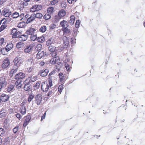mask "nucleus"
<instances>
[{"label":"nucleus","instance_id":"f257e3e1","mask_svg":"<svg viewBox=\"0 0 145 145\" xmlns=\"http://www.w3.org/2000/svg\"><path fill=\"white\" fill-rule=\"evenodd\" d=\"M25 77V74L23 73L20 72L17 74L15 76V78L18 80L13 81L12 83L13 84H11L10 85V94L11 93L10 91L12 90L14 88V86L16 85V88H20L22 87V84H20L21 80H20L22 79Z\"/></svg>","mask_w":145,"mask_h":145},{"label":"nucleus","instance_id":"f03ea898","mask_svg":"<svg viewBox=\"0 0 145 145\" xmlns=\"http://www.w3.org/2000/svg\"><path fill=\"white\" fill-rule=\"evenodd\" d=\"M10 35L12 38H18L19 40L21 41L26 40L28 38V36L27 34H22V32L19 31L17 32L16 28H13L11 31Z\"/></svg>","mask_w":145,"mask_h":145},{"label":"nucleus","instance_id":"7ed1b4c3","mask_svg":"<svg viewBox=\"0 0 145 145\" xmlns=\"http://www.w3.org/2000/svg\"><path fill=\"white\" fill-rule=\"evenodd\" d=\"M55 72L53 71L50 72L48 75L49 78L48 82L50 87H51L52 86V82L54 80H56V78L54 77V74Z\"/></svg>","mask_w":145,"mask_h":145},{"label":"nucleus","instance_id":"20e7f679","mask_svg":"<svg viewBox=\"0 0 145 145\" xmlns=\"http://www.w3.org/2000/svg\"><path fill=\"white\" fill-rule=\"evenodd\" d=\"M62 39L63 42V46L64 48H67L69 46V37L66 36H64L63 37Z\"/></svg>","mask_w":145,"mask_h":145},{"label":"nucleus","instance_id":"39448f33","mask_svg":"<svg viewBox=\"0 0 145 145\" xmlns=\"http://www.w3.org/2000/svg\"><path fill=\"white\" fill-rule=\"evenodd\" d=\"M49 87V85L46 82H42L41 84V89L43 92H47L48 90Z\"/></svg>","mask_w":145,"mask_h":145},{"label":"nucleus","instance_id":"423d86ee","mask_svg":"<svg viewBox=\"0 0 145 145\" xmlns=\"http://www.w3.org/2000/svg\"><path fill=\"white\" fill-rule=\"evenodd\" d=\"M9 66V59L8 58L5 59L3 61V63L1 65V67L3 69H7Z\"/></svg>","mask_w":145,"mask_h":145},{"label":"nucleus","instance_id":"0eeeda50","mask_svg":"<svg viewBox=\"0 0 145 145\" xmlns=\"http://www.w3.org/2000/svg\"><path fill=\"white\" fill-rule=\"evenodd\" d=\"M46 55V52L44 50L41 52L40 51H39L36 56V58L37 59H39L43 57L44 56Z\"/></svg>","mask_w":145,"mask_h":145},{"label":"nucleus","instance_id":"6e6552de","mask_svg":"<svg viewBox=\"0 0 145 145\" xmlns=\"http://www.w3.org/2000/svg\"><path fill=\"white\" fill-rule=\"evenodd\" d=\"M35 103L38 105H40L42 101V97L40 94H38L35 97Z\"/></svg>","mask_w":145,"mask_h":145},{"label":"nucleus","instance_id":"1a4fd4ad","mask_svg":"<svg viewBox=\"0 0 145 145\" xmlns=\"http://www.w3.org/2000/svg\"><path fill=\"white\" fill-rule=\"evenodd\" d=\"M8 44L6 45L5 48H2L1 50V52L3 55L7 54L9 51V47Z\"/></svg>","mask_w":145,"mask_h":145},{"label":"nucleus","instance_id":"9d476101","mask_svg":"<svg viewBox=\"0 0 145 145\" xmlns=\"http://www.w3.org/2000/svg\"><path fill=\"white\" fill-rule=\"evenodd\" d=\"M18 66L17 65L14 66L13 67V68H14L15 69L13 68L10 71V76L11 77H12L13 76V74L16 73L18 71Z\"/></svg>","mask_w":145,"mask_h":145},{"label":"nucleus","instance_id":"9b49d317","mask_svg":"<svg viewBox=\"0 0 145 145\" xmlns=\"http://www.w3.org/2000/svg\"><path fill=\"white\" fill-rule=\"evenodd\" d=\"M36 31L35 29L34 28H30L27 30L25 33V34L27 35H32L34 33L35 31Z\"/></svg>","mask_w":145,"mask_h":145},{"label":"nucleus","instance_id":"f8f14e48","mask_svg":"<svg viewBox=\"0 0 145 145\" xmlns=\"http://www.w3.org/2000/svg\"><path fill=\"white\" fill-rule=\"evenodd\" d=\"M8 95L3 93L1 95L0 99L2 101L5 102L8 100Z\"/></svg>","mask_w":145,"mask_h":145},{"label":"nucleus","instance_id":"ddd939ff","mask_svg":"<svg viewBox=\"0 0 145 145\" xmlns=\"http://www.w3.org/2000/svg\"><path fill=\"white\" fill-rule=\"evenodd\" d=\"M7 114L6 111L4 109H2L0 110V118L5 117Z\"/></svg>","mask_w":145,"mask_h":145},{"label":"nucleus","instance_id":"4468645a","mask_svg":"<svg viewBox=\"0 0 145 145\" xmlns=\"http://www.w3.org/2000/svg\"><path fill=\"white\" fill-rule=\"evenodd\" d=\"M49 71L48 69H46L44 70H42L40 71V76H45L47 75Z\"/></svg>","mask_w":145,"mask_h":145},{"label":"nucleus","instance_id":"2eb2a0df","mask_svg":"<svg viewBox=\"0 0 145 145\" xmlns=\"http://www.w3.org/2000/svg\"><path fill=\"white\" fill-rule=\"evenodd\" d=\"M60 25L63 27H67L69 26L68 24V22L66 21L63 20L62 21H61L60 24Z\"/></svg>","mask_w":145,"mask_h":145},{"label":"nucleus","instance_id":"dca6fc26","mask_svg":"<svg viewBox=\"0 0 145 145\" xmlns=\"http://www.w3.org/2000/svg\"><path fill=\"white\" fill-rule=\"evenodd\" d=\"M66 14L65 11L63 9H61L59 10L58 13V16L61 18L64 16Z\"/></svg>","mask_w":145,"mask_h":145},{"label":"nucleus","instance_id":"f3484780","mask_svg":"<svg viewBox=\"0 0 145 145\" xmlns=\"http://www.w3.org/2000/svg\"><path fill=\"white\" fill-rule=\"evenodd\" d=\"M35 16H34V14H32L29 18L27 19L26 21V23L28 24L34 20L35 19Z\"/></svg>","mask_w":145,"mask_h":145},{"label":"nucleus","instance_id":"a211bd4d","mask_svg":"<svg viewBox=\"0 0 145 145\" xmlns=\"http://www.w3.org/2000/svg\"><path fill=\"white\" fill-rule=\"evenodd\" d=\"M33 45H30L29 46H27L24 49V52L25 53H28L29 52L31 49L33 48Z\"/></svg>","mask_w":145,"mask_h":145},{"label":"nucleus","instance_id":"6ab92c4d","mask_svg":"<svg viewBox=\"0 0 145 145\" xmlns=\"http://www.w3.org/2000/svg\"><path fill=\"white\" fill-rule=\"evenodd\" d=\"M62 30L63 31L64 34H69L71 33L70 30L67 28V27L63 28L62 29Z\"/></svg>","mask_w":145,"mask_h":145},{"label":"nucleus","instance_id":"aec40b11","mask_svg":"<svg viewBox=\"0 0 145 145\" xmlns=\"http://www.w3.org/2000/svg\"><path fill=\"white\" fill-rule=\"evenodd\" d=\"M75 17L74 15L71 16L70 17L69 23L71 25H73L75 20Z\"/></svg>","mask_w":145,"mask_h":145},{"label":"nucleus","instance_id":"412c9836","mask_svg":"<svg viewBox=\"0 0 145 145\" xmlns=\"http://www.w3.org/2000/svg\"><path fill=\"white\" fill-rule=\"evenodd\" d=\"M55 49L56 47L52 46H50L48 47V49L49 51L53 53L52 55L53 54V53H55Z\"/></svg>","mask_w":145,"mask_h":145},{"label":"nucleus","instance_id":"4be33fe9","mask_svg":"<svg viewBox=\"0 0 145 145\" xmlns=\"http://www.w3.org/2000/svg\"><path fill=\"white\" fill-rule=\"evenodd\" d=\"M20 60V59L18 58L17 57H16L15 58L14 60L13 61V62H14V65H17L18 66H19V61Z\"/></svg>","mask_w":145,"mask_h":145},{"label":"nucleus","instance_id":"5701e85b","mask_svg":"<svg viewBox=\"0 0 145 145\" xmlns=\"http://www.w3.org/2000/svg\"><path fill=\"white\" fill-rule=\"evenodd\" d=\"M24 44L22 42H20L17 43L16 45V47L18 48H19L24 46Z\"/></svg>","mask_w":145,"mask_h":145},{"label":"nucleus","instance_id":"b1692460","mask_svg":"<svg viewBox=\"0 0 145 145\" xmlns=\"http://www.w3.org/2000/svg\"><path fill=\"white\" fill-rule=\"evenodd\" d=\"M7 9H5L3 11V15L5 16L8 17L9 16V12Z\"/></svg>","mask_w":145,"mask_h":145},{"label":"nucleus","instance_id":"393cba45","mask_svg":"<svg viewBox=\"0 0 145 145\" xmlns=\"http://www.w3.org/2000/svg\"><path fill=\"white\" fill-rule=\"evenodd\" d=\"M34 95L32 93H30L28 97V101L30 103L31 101V100L33 99L34 98Z\"/></svg>","mask_w":145,"mask_h":145},{"label":"nucleus","instance_id":"a878e982","mask_svg":"<svg viewBox=\"0 0 145 145\" xmlns=\"http://www.w3.org/2000/svg\"><path fill=\"white\" fill-rule=\"evenodd\" d=\"M7 84V82L5 81L0 82V92L1 91L2 88L4 85L6 86Z\"/></svg>","mask_w":145,"mask_h":145},{"label":"nucleus","instance_id":"bb28decb","mask_svg":"<svg viewBox=\"0 0 145 145\" xmlns=\"http://www.w3.org/2000/svg\"><path fill=\"white\" fill-rule=\"evenodd\" d=\"M30 11L31 12H34L36 11H37V5H35L32 7L30 8Z\"/></svg>","mask_w":145,"mask_h":145},{"label":"nucleus","instance_id":"cd10ccee","mask_svg":"<svg viewBox=\"0 0 145 145\" xmlns=\"http://www.w3.org/2000/svg\"><path fill=\"white\" fill-rule=\"evenodd\" d=\"M28 79L29 78V80L30 82H33L35 81L37 79V77L36 76H31L27 78Z\"/></svg>","mask_w":145,"mask_h":145},{"label":"nucleus","instance_id":"c85d7f7f","mask_svg":"<svg viewBox=\"0 0 145 145\" xmlns=\"http://www.w3.org/2000/svg\"><path fill=\"white\" fill-rule=\"evenodd\" d=\"M9 144V139L8 137H7L5 138L4 142V145H8Z\"/></svg>","mask_w":145,"mask_h":145},{"label":"nucleus","instance_id":"c756f323","mask_svg":"<svg viewBox=\"0 0 145 145\" xmlns=\"http://www.w3.org/2000/svg\"><path fill=\"white\" fill-rule=\"evenodd\" d=\"M59 78V80L60 82L62 81L64 79V76L63 75V74L62 72H60L58 74Z\"/></svg>","mask_w":145,"mask_h":145},{"label":"nucleus","instance_id":"7c9ffc66","mask_svg":"<svg viewBox=\"0 0 145 145\" xmlns=\"http://www.w3.org/2000/svg\"><path fill=\"white\" fill-rule=\"evenodd\" d=\"M57 61L56 57H54V58H52L50 59L49 63L52 64L54 65L56 63Z\"/></svg>","mask_w":145,"mask_h":145},{"label":"nucleus","instance_id":"2f4dec72","mask_svg":"<svg viewBox=\"0 0 145 145\" xmlns=\"http://www.w3.org/2000/svg\"><path fill=\"white\" fill-rule=\"evenodd\" d=\"M34 15L35 18H37L39 19L41 18L43 16L42 14L40 13H37L36 14H34Z\"/></svg>","mask_w":145,"mask_h":145},{"label":"nucleus","instance_id":"473e14b6","mask_svg":"<svg viewBox=\"0 0 145 145\" xmlns=\"http://www.w3.org/2000/svg\"><path fill=\"white\" fill-rule=\"evenodd\" d=\"M31 82L29 80V78H28L24 82V85L26 86H31L30 85V83Z\"/></svg>","mask_w":145,"mask_h":145},{"label":"nucleus","instance_id":"72a5a7b5","mask_svg":"<svg viewBox=\"0 0 145 145\" xmlns=\"http://www.w3.org/2000/svg\"><path fill=\"white\" fill-rule=\"evenodd\" d=\"M45 40V38L43 37H39L37 39V40L39 42H43Z\"/></svg>","mask_w":145,"mask_h":145},{"label":"nucleus","instance_id":"f704fd0d","mask_svg":"<svg viewBox=\"0 0 145 145\" xmlns=\"http://www.w3.org/2000/svg\"><path fill=\"white\" fill-rule=\"evenodd\" d=\"M51 18L50 15L49 13H46L44 16L43 18L46 20H48Z\"/></svg>","mask_w":145,"mask_h":145},{"label":"nucleus","instance_id":"c9c22d12","mask_svg":"<svg viewBox=\"0 0 145 145\" xmlns=\"http://www.w3.org/2000/svg\"><path fill=\"white\" fill-rule=\"evenodd\" d=\"M25 22H22L20 23L18 25V27L19 28H22L24 27V25L25 24Z\"/></svg>","mask_w":145,"mask_h":145},{"label":"nucleus","instance_id":"e433bc0d","mask_svg":"<svg viewBox=\"0 0 145 145\" xmlns=\"http://www.w3.org/2000/svg\"><path fill=\"white\" fill-rule=\"evenodd\" d=\"M19 13L18 12H16L13 13L12 15V17L13 18H15L19 17Z\"/></svg>","mask_w":145,"mask_h":145},{"label":"nucleus","instance_id":"4c0bfd02","mask_svg":"<svg viewBox=\"0 0 145 145\" xmlns=\"http://www.w3.org/2000/svg\"><path fill=\"white\" fill-rule=\"evenodd\" d=\"M20 112L23 115L25 114L26 113V109L25 107H22L20 110Z\"/></svg>","mask_w":145,"mask_h":145},{"label":"nucleus","instance_id":"58836bf2","mask_svg":"<svg viewBox=\"0 0 145 145\" xmlns=\"http://www.w3.org/2000/svg\"><path fill=\"white\" fill-rule=\"evenodd\" d=\"M54 8L53 7H50L48 8L47 9V11L48 13L51 14L53 13Z\"/></svg>","mask_w":145,"mask_h":145},{"label":"nucleus","instance_id":"ea45409f","mask_svg":"<svg viewBox=\"0 0 145 145\" xmlns=\"http://www.w3.org/2000/svg\"><path fill=\"white\" fill-rule=\"evenodd\" d=\"M42 48V45L40 44H39L36 46L35 49L36 50L39 51Z\"/></svg>","mask_w":145,"mask_h":145},{"label":"nucleus","instance_id":"a19ab883","mask_svg":"<svg viewBox=\"0 0 145 145\" xmlns=\"http://www.w3.org/2000/svg\"><path fill=\"white\" fill-rule=\"evenodd\" d=\"M46 30V26H44L41 27V28L39 29L40 31L42 33H44L45 32Z\"/></svg>","mask_w":145,"mask_h":145},{"label":"nucleus","instance_id":"79ce46f5","mask_svg":"<svg viewBox=\"0 0 145 145\" xmlns=\"http://www.w3.org/2000/svg\"><path fill=\"white\" fill-rule=\"evenodd\" d=\"M30 39L32 40L35 41L37 38L36 35H32L30 36Z\"/></svg>","mask_w":145,"mask_h":145},{"label":"nucleus","instance_id":"37998d69","mask_svg":"<svg viewBox=\"0 0 145 145\" xmlns=\"http://www.w3.org/2000/svg\"><path fill=\"white\" fill-rule=\"evenodd\" d=\"M53 42V41L52 39H49L46 42V45L48 46L51 45Z\"/></svg>","mask_w":145,"mask_h":145},{"label":"nucleus","instance_id":"c03bdc74","mask_svg":"<svg viewBox=\"0 0 145 145\" xmlns=\"http://www.w3.org/2000/svg\"><path fill=\"white\" fill-rule=\"evenodd\" d=\"M40 84L39 82L37 83L33 86L34 90H37L39 88Z\"/></svg>","mask_w":145,"mask_h":145},{"label":"nucleus","instance_id":"a18cd8bd","mask_svg":"<svg viewBox=\"0 0 145 145\" xmlns=\"http://www.w3.org/2000/svg\"><path fill=\"white\" fill-rule=\"evenodd\" d=\"M31 88V86L24 85V90L26 91H28Z\"/></svg>","mask_w":145,"mask_h":145},{"label":"nucleus","instance_id":"49530a36","mask_svg":"<svg viewBox=\"0 0 145 145\" xmlns=\"http://www.w3.org/2000/svg\"><path fill=\"white\" fill-rule=\"evenodd\" d=\"M63 85L61 84L60 85L58 88V91L59 92L61 93L63 88Z\"/></svg>","mask_w":145,"mask_h":145},{"label":"nucleus","instance_id":"de8ad7c7","mask_svg":"<svg viewBox=\"0 0 145 145\" xmlns=\"http://www.w3.org/2000/svg\"><path fill=\"white\" fill-rule=\"evenodd\" d=\"M31 116L30 115H27V116L26 117L25 121L29 122L30 120L31 119Z\"/></svg>","mask_w":145,"mask_h":145},{"label":"nucleus","instance_id":"09e8293b","mask_svg":"<svg viewBox=\"0 0 145 145\" xmlns=\"http://www.w3.org/2000/svg\"><path fill=\"white\" fill-rule=\"evenodd\" d=\"M1 23L2 24V25H6L7 20L5 18H3L1 20Z\"/></svg>","mask_w":145,"mask_h":145},{"label":"nucleus","instance_id":"8fccbe9b","mask_svg":"<svg viewBox=\"0 0 145 145\" xmlns=\"http://www.w3.org/2000/svg\"><path fill=\"white\" fill-rule=\"evenodd\" d=\"M7 25H2L0 27V32L3 30L6 27Z\"/></svg>","mask_w":145,"mask_h":145},{"label":"nucleus","instance_id":"3c124183","mask_svg":"<svg viewBox=\"0 0 145 145\" xmlns=\"http://www.w3.org/2000/svg\"><path fill=\"white\" fill-rule=\"evenodd\" d=\"M54 89H52L51 90L49 91L48 93L47 94V96H49L52 94V93H53L54 92Z\"/></svg>","mask_w":145,"mask_h":145},{"label":"nucleus","instance_id":"603ef678","mask_svg":"<svg viewBox=\"0 0 145 145\" xmlns=\"http://www.w3.org/2000/svg\"><path fill=\"white\" fill-rule=\"evenodd\" d=\"M80 25L79 20H77L75 24V27L76 28H78Z\"/></svg>","mask_w":145,"mask_h":145},{"label":"nucleus","instance_id":"864d4df0","mask_svg":"<svg viewBox=\"0 0 145 145\" xmlns=\"http://www.w3.org/2000/svg\"><path fill=\"white\" fill-rule=\"evenodd\" d=\"M58 0H53L50 2V3L52 5H54L58 3Z\"/></svg>","mask_w":145,"mask_h":145},{"label":"nucleus","instance_id":"5fc2aeb1","mask_svg":"<svg viewBox=\"0 0 145 145\" xmlns=\"http://www.w3.org/2000/svg\"><path fill=\"white\" fill-rule=\"evenodd\" d=\"M36 5L37 11H39L42 9V5Z\"/></svg>","mask_w":145,"mask_h":145},{"label":"nucleus","instance_id":"6e6d98bb","mask_svg":"<svg viewBox=\"0 0 145 145\" xmlns=\"http://www.w3.org/2000/svg\"><path fill=\"white\" fill-rule=\"evenodd\" d=\"M56 25L54 24H51L49 26V27L50 29H53L55 28L56 27Z\"/></svg>","mask_w":145,"mask_h":145},{"label":"nucleus","instance_id":"4d7b16f0","mask_svg":"<svg viewBox=\"0 0 145 145\" xmlns=\"http://www.w3.org/2000/svg\"><path fill=\"white\" fill-rule=\"evenodd\" d=\"M18 127L16 126L13 129V131L14 133H16L18 131Z\"/></svg>","mask_w":145,"mask_h":145},{"label":"nucleus","instance_id":"13d9d810","mask_svg":"<svg viewBox=\"0 0 145 145\" xmlns=\"http://www.w3.org/2000/svg\"><path fill=\"white\" fill-rule=\"evenodd\" d=\"M69 65L67 63H65V66L67 70V71H70V67H69Z\"/></svg>","mask_w":145,"mask_h":145},{"label":"nucleus","instance_id":"bf43d9fd","mask_svg":"<svg viewBox=\"0 0 145 145\" xmlns=\"http://www.w3.org/2000/svg\"><path fill=\"white\" fill-rule=\"evenodd\" d=\"M24 14H23V13H22L20 15V16H19V17H18V18H21L20 20H22L23 18H24Z\"/></svg>","mask_w":145,"mask_h":145},{"label":"nucleus","instance_id":"052dcab7","mask_svg":"<svg viewBox=\"0 0 145 145\" xmlns=\"http://www.w3.org/2000/svg\"><path fill=\"white\" fill-rule=\"evenodd\" d=\"M4 41V38H3L0 39V46H1L3 43Z\"/></svg>","mask_w":145,"mask_h":145},{"label":"nucleus","instance_id":"680f3d73","mask_svg":"<svg viewBox=\"0 0 145 145\" xmlns=\"http://www.w3.org/2000/svg\"><path fill=\"white\" fill-rule=\"evenodd\" d=\"M16 115L17 118H18L19 120H20L21 119L22 116L20 114L17 113Z\"/></svg>","mask_w":145,"mask_h":145},{"label":"nucleus","instance_id":"e2e57ef3","mask_svg":"<svg viewBox=\"0 0 145 145\" xmlns=\"http://www.w3.org/2000/svg\"><path fill=\"white\" fill-rule=\"evenodd\" d=\"M33 70V68L32 67H29L27 69V71L29 72H32Z\"/></svg>","mask_w":145,"mask_h":145},{"label":"nucleus","instance_id":"0e129e2a","mask_svg":"<svg viewBox=\"0 0 145 145\" xmlns=\"http://www.w3.org/2000/svg\"><path fill=\"white\" fill-rule=\"evenodd\" d=\"M29 122L25 121L23 124V127H25L28 124Z\"/></svg>","mask_w":145,"mask_h":145},{"label":"nucleus","instance_id":"69168bd1","mask_svg":"<svg viewBox=\"0 0 145 145\" xmlns=\"http://www.w3.org/2000/svg\"><path fill=\"white\" fill-rule=\"evenodd\" d=\"M46 112L44 113L43 114L42 116L41 117V121H42L43 119H44L45 118V116L46 114Z\"/></svg>","mask_w":145,"mask_h":145},{"label":"nucleus","instance_id":"338daca9","mask_svg":"<svg viewBox=\"0 0 145 145\" xmlns=\"http://www.w3.org/2000/svg\"><path fill=\"white\" fill-rule=\"evenodd\" d=\"M13 45L12 42H10V50L13 48Z\"/></svg>","mask_w":145,"mask_h":145},{"label":"nucleus","instance_id":"774afa93","mask_svg":"<svg viewBox=\"0 0 145 145\" xmlns=\"http://www.w3.org/2000/svg\"><path fill=\"white\" fill-rule=\"evenodd\" d=\"M71 42L72 44H73L74 43H75L74 40V39L73 38H72L71 39Z\"/></svg>","mask_w":145,"mask_h":145}]
</instances>
